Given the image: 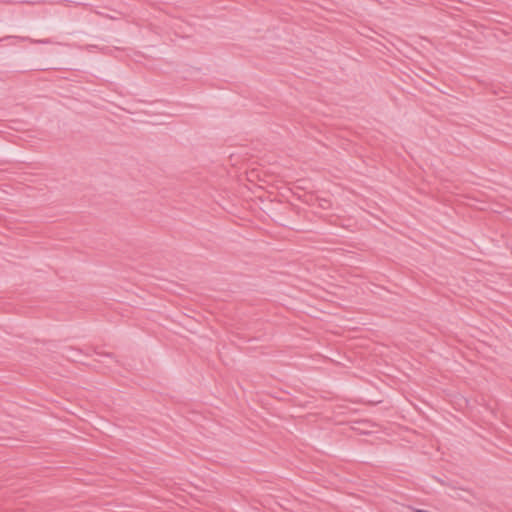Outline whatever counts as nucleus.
<instances>
[{
  "instance_id": "1",
  "label": "nucleus",
  "mask_w": 512,
  "mask_h": 512,
  "mask_svg": "<svg viewBox=\"0 0 512 512\" xmlns=\"http://www.w3.org/2000/svg\"><path fill=\"white\" fill-rule=\"evenodd\" d=\"M8 39H16V40H19V41H27L29 43H42V44H48L50 43V41L48 39H44V40H34L30 37H27V36H5L3 38L0 39V41H4V40H8Z\"/></svg>"
}]
</instances>
